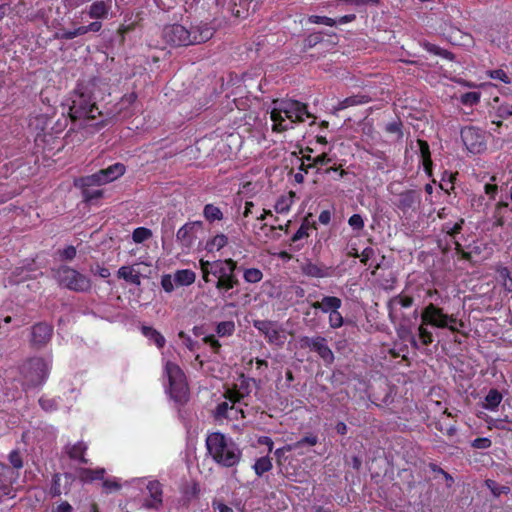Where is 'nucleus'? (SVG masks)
Segmentation results:
<instances>
[{"instance_id":"obj_1","label":"nucleus","mask_w":512,"mask_h":512,"mask_svg":"<svg viewBox=\"0 0 512 512\" xmlns=\"http://www.w3.org/2000/svg\"><path fill=\"white\" fill-rule=\"evenodd\" d=\"M68 116L72 126L65 137L71 138V141L81 142L106 125L105 120L88 125V121L101 116V112L93 95L80 90L75 91L71 97Z\"/></svg>"},{"instance_id":"obj_2","label":"nucleus","mask_w":512,"mask_h":512,"mask_svg":"<svg viewBox=\"0 0 512 512\" xmlns=\"http://www.w3.org/2000/svg\"><path fill=\"white\" fill-rule=\"evenodd\" d=\"M200 271L202 280L206 284H214L223 299L232 298V289L239 286L240 281L235 273L238 268L237 261L228 259H218L214 261L200 259Z\"/></svg>"},{"instance_id":"obj_3","label":"nucleus","mask_w":512,"mask_h":512,"mask_svg":"<svg viewBox=\"0 0 512 512\" xmlns=\"http://www.w3.org/2000/svg\"><path fill=\"white\" fill-rule=\"evenodd\" d=\"M215 30L208 23L200 22L186 28L181 24H169L162 28L161 38L172 47L198 45L212 39Z\"/></svg>"},{"instance_id":"obj_4","label":"nucleus","mask_w":512,"mask_h":512,"mask_svg":"<svg viewBox=\"0 0 512 512\" xmlns=\"http://www.w3.org/2000/svg\"><path fill=\"white\" fill-rule=\"evenodd\" d=\"M273 121L272 131L283 133L293 129L294 123L303 122L308 118L315 119L306 104L295 99H281L274 101V108L270 112Z\"/></svg>"},{"instance_id":"obj_5","label":"nucleus","mask_w":512,"mask_h":512,"mask_svg":"<svg viewBox=\"0 0 512 512\" xmlns=\"http://www.w3.org/2000/svg\"><path fill=\"white\" fill-rule=\"evenodd\" d=\"M206 449L214 462L222 468H236L243 458V451L221 432L207 435Z\"/></svg>"},{"instance_id":"obj_6","label":"nucleus","mask_w":512,"mask_h":512,"mask_svg":"<svg viewBox=\"0 0 512 512\" xmlns=\"http://www.w3.org/2000/svg\"><path fill=\"white\" fill-rule=\"evenodd\" d=\"M165 373L169 382V393L171 398L180 405L185 404L189 397V388L186 376L180 366L173 362H166Z\"/></svg>"},{"instance_id":"obj_7","label":"nucleus","mask_w":512,"mask_h":512,"mask_svg":"<svg viewBox=\"0 0 512 512\" xmlns=\"http://www.w3.org/2000/svg\"><path fill=\"white\" fill-rule=\"evenodd\" d=\"M55 277L60 286L75 292H87L92 287V282L87 276L67 265H61L56 270Z\"/></svg>"},{"instance_id":"obj_8","label":"nucleus","mask_w":512,"mask_h":512,"mask_svg":"<svg viewBox=\"0 0 512 512\" xmlns=\"http://www.w3.org/2000/svg\"><path fill=\"white\" fill-rule=\"evenodd\" d=\"M465 149L473 154H481L487 150V132L475 126H465L460 132Z\"/></svg>"},{"instance_id":"obj_9","label":"nucleus","mask_w":512,"mask_h":512,"mask_svg":"<svg viewBox=\"0 0 512 512\" xmlns=\"http://www.w3.org/2000/svg\"><path fill=\"white\" fill-rule=\"evenodd\" d=\"M299 343L302 349L308 348L316 352L325 366H330L334 363V352L328 346L324 336H302Z\"/></svg>"},{"instance_id":"obj_10","label":"nucleus","mask_w":512,"mask_h":512,"mask_svg":"<svg viewBox=\"0 0 512 512\" xmlns=\"http://www.w3.org/2000/svg\"><path fill=\"white\" fill-rule=\"evenodd\" d=\"M392 203L402 215H411L420 209L422 194L417 190H405L397 194Z\"/></svg>"},{"instance_id":"obj_11","label":"nucleus","mask_w":512,"mask_h":512,"mask_svg":"<svg viewBox=\"0 0 512 512\" xmlns=\"http://www.w3.org/2000/svg\"><path fill=\"white\" fill-rule=\"evenodd\" d=\"M125 170L126 168L123 163L116 162L97 173L84 176L83 181L86 185H102L120 178L125 173Z\"/></svg>"},{"instance_id":"obj_12","label":"nucleus","mask_w":512,"mask_h":512,"mask_svg":"<svg viewBox=\"0 0 512 512\" xmlns=\"http://www.w3.org/2000/svg\"><path fill=\"white\" fill-rule=\"evenodd\" d=\"M253 326L263 333L266 341L272 345L282 346L285 340L283 330L276 322L269 320H255Z\"/></svg>"},{"instance_id":"obj_13","label":"nucleus","mask_w":512,"mask_h":512,"mask_svg":"<svg viewBox=\"0 0 512 512\" xmlns=\"http://www.w3.org/2000/svg\"><path fill=\"white\" fill-rule=\"evenodd\" d=\"M163 502V489L159 480H151L146 485V494L142 507L146 510L159 511Z\"/></svg>"},{"instance_id":"obj_14","label":"nucleus","mask_w":512,"mask_h":512,"mask_svg":"<svg viewBox=\"0 0 512 512\" xmlns=\"http://www.w3.org/2000/svg\"><path fill=\"white\" fill-rule=\"evenodd\" d=\"M53 332V325L47 322L34 324L31 327V346L37 349L45 347L51 341Z\"/></svg>"},{"instance_id":"obj_15","label":"nucleus","mask_w":512,"mask_h":512,"mask_svg":"<svg viewBox=\"0 0 512 512\" xmlns=\"http://www.w3.org/2000/svg\"><path fill=\"white\" fill-rule=\"evenodd\" d=\"M445 310L433 303L427 304L421 312V321L424 325L445 329Z\"/></svg>"},{"instance_id":"obj_16","label":"nucleus","mask_w":512,"mask_h":512,"mask_svg":"<svg viewBox=\"0 0 512 512\" xmlns=\"http://www.w3.org/2000/svg\"><path fill=\"white\" fill-rule=\"evenodd\" d=\"M112 11V0H94L85 12L93 20H106Z\"/></svg>"},{"instance_id":"obj_17","label":"nucleus","mask_w":512,"mask_h":512,"mask_svg":"<svg viewBox=\"0 0 512 512\" xmlns=\"http://www.w3.org/2000/svg\"><path fill=\"white\" fill-rule=\"evenodd\" d=\"M301 270L302 275L310 278L323 279L332 276V267L320 262L315 263L310 260L302 263Z\"/></svg>"},{"instance_id":"obj_18","label":"nucleus","mask_w":512,"mask_h":512,"mask_svg":"<svg viewBox=\"0 0 512 512\" xmlns=\"http://www.w3.org/2000/svg\"><path fill=\"white\" fill-rule=\"evenodd\" d=\"M491 218L494 227H503L507 219H512V204L504 199L499 200L494 205Z\"/></svg>"},{"instance_id":"obj_19","label":"nucleus","mask_w":512,"mask_h":512,"mask_svg":"<svg viewBox=\"0 0 512 512\" xmlns=\"http://www.w3.org/2000/svg\"><path fill=\"white\" fill-rule=\"evenodd\" d=\"M202 224L201 221L186 222L179 228L176 238L182 247L190 248L194 244L196 239L195 227H201Z\"/></svg>"},{"instance_id":"obj_20","label":"nucleus","mask_w":512,"mask_h":512,"mask_svg":"<svg viewBox=\"0 0 512 512\" xmlns=\"http://www.w3.org/2000/svg\"><path fill=\"white\" fill-rule=\"evenodd\" d=\"M29 368L33 372H35V375H31L29 378V382L33 386H39L47 379L48 376V366L47 363L41 359H34L29 362Z\"/></svg>"},{"instance_id":"obj_21","label":"nucleus","mask_w":512,"mask_h":512,"mask_svg":"<svg viewBox=\"0 0 512 512\" xmlns=\"http://www.w3.org/2000/svg\"><path fill=\"white\" fill-rule=\"evenodd\" d=\"M142 21V12L141 11H131L124 14L123 22L121 23L120 27L118 28V33L121 36L122 39H124V36L135 30Z\"/></svg>"},{"instance_id":"obj_22","label":"nucleus","mask_w":512,"mask_h":512,"mask_svg":"<svg viewBox=\"0 0 512 512\" xmlns=\"http://www.w3.org/2000/svg\"><path fill=\"white\" fill-rule=\"evenodd\" d=\"M88 450L86 442L80 440L73 445H67L65 452L71 460L79 461L81 465H87L89 459L85 457Z\"/></svg>"},{"instance_id":"obj_23","label":"nucleus","mask_w":512,"mask_h":512,"mask_svg":"<svg viewBox=\"0 0 512 512\" xmlns=\"http://www.w3.org/2000/svg\"><path fill=\"white\" fill-rule=\"evenodd\" d=\"M342 300L335 296H324L321 301H315L310 304L314 309L321 310L323 313H330L335 309L342 307Z\"/></svg>"},{"instance_id":"obj_24","label":"nucleus","mask_w":512,"mask_h":512,"mask_svg":"<svg viewBox=\"0 0 512 512\" xmlns=\"http://www.w3.org/2000/svg\"><path fill=\"white\" fill-rule=\"evenodd\" d=\"M117 275L118 278L123 279L124 281L130 284H134L137 286L141 285V274L133 266H121L120 268H118Z\"/></svg>"},{"instance_id":"obj_25","label":"nucleus","mask_w":512,"mask_h":512,"mask_svg":"<svg viewBox=\"0 0 512 512\" xmlns=\"http://www.w3.org/2000/svg\"><path fill=\"white\" fill-rule=\"evenodd\" d=\"M296 197V193L293 191H289L287 194L279 197L274 205V209L278 214H286L290 211L291 205L294 202V198Z\"/></svg>"},{"instance_id":"obj_26","label":"nucleus","mask_w":512,"mask_h":512,"mask_svg":"<svg viewBox=\"0 0 512 512\" xmlns=\"http://www.w3.org/2000/svg\"><path fill=\"white\" fill-rule=\"evenodd\" d=\"M175 284L178 286H189L196 281V274L191 269H179L174 274Z\"/></svg>"},{"instance_id":"obj_27","label":"nucleus","mask_w":512,"mask_h":512,"mask_svg":"<svg viewBox=\"0 0 512 512\" xmlns=\"http://www.w3.org/2000/svg\"><path fill=\"white\" fill-rule=\"evenodd\" d=\"M502 401V393L499 390L492 388L488 391L486 397H484V409L494 411L499 407Z\"/></svg>"},{"instance_id":"obj_28","label":"nucleus","mask_w":512,"mask_h":512,"mask_svg":"<svg viewBox=\"0 0 512 512\" xmlns=\"http://www.w3.org/2000/svg\"><path fill=\"white\" fill-rule=\"evenodd\" d=\"M105 470L103 468L89 469L81 468L78 470V478L84 482H92L95 480H102L104 478Z\"/></svg>"},{"instance_id":"obj_29","label":"nucleus","mask_w":512,"mask_h":512,"mask_svg":"<svg viewBox=\"0 0 512 512\" xmlns=\"http://www.w3.org/2000/svg\"><path fill=\"white\" fill-rule=\"evenodd\" d=\"M141 332L148 340L153 341L158 348L161 349L165 346L164 336L157 329L150 326H142Z\"/></svg>"},{"instance_id":"obj_30","label":"nucleus","mask_w":512,"mask_h":512,"mask_svg":"<svg viewBox=\"0 0 512 512\" xmlns=\"http://www.w3.org/2000/svg\"><path fill=\"white\" fill-rule=\"evenodd\" d=\"M495 272L497 274V280L501 282L504 289L507 292H512V277L510 276L508 267L499 264L495 267Z\"/></svg>"},{"instance_id":"obj_31","label":"nucleus","mask_w":512,"mask_h":512,"mask_svg":"<svg viewBox=\"0 0 512 512\" xmlns=\"http://www.w3.org/2000/svg\"><path fill=\"white\" fill-rule=\"evenodd\" d=\"M78 184L81 188V193L83 200L86 202H91L93 200L99 199L103 196V191L100 189L94 190L92 189L93 185H86L83 181V177L78 180Z\"/></svg>"},{"instance_id":"obj_32","label":"nucleus","mask_w":512,"mask_h":512,"mask_svg":"<svg viewBox=\"0 0 512 512\" xmlns=\"http://www.w3.org/2000/svg\"><path fill=\"white\" fill-rule=\"evenodd\" d=\"M369 101H370V97L367 95L348 96V97L342 99L341 102H339L338 109L344 110V109L352 107V106H359V105H363L364 103H369Z\"/></svg>"},{"instance_id":"obj_33","label":"nucleus","mask_w":512,"mask_h":512,"mask_svg":"<svg viewBox=\"0 0 512 512\" xmlns=\"http://www.w3.org/2000/svg\"><path fill=\"white\" fill-rule=\"evenodd\" d=\"M228 243V237L224 235L223 233L217 234L216 236L212 237L211 239L207 240L205 244V249L209 253H213V251H218L222 249L224 246H226Z\"/></svg>"},{"instance_id":"obj_34","label":"nucleus","mask_w":512,"mask_h":512,"mask_svg":"<svg viewBox=\"0 0 512 512\" xmlns=\"http://www.w3.org/2000/svg\"><path fill=\"white\" fill-rule=\"evenodd\" d=\"M202 215L208 222L223 220V213L220 208L212 203L204 205Z\"/></svg>"},{"instance_id":"obj_35","label":"nucleus","mask_w":512,"mask_h":512,"mask_svg":"<svg viewBox=\"0 0 512 512\" xmlns=\"http://www.w3.org/2000/svg\"><path fill=\"white\" fill-rule=\"evenodd\" d=\"M465 225V219L460 218L457 222H445L442 226V231L451 238H455L461 234Z\"/></svg>"},{"instance_id":"obj_36","label":"nucleus","mask_w":512,"mask_h":512,"mask_svg":"<svg viewBox=\"0 0 512 512\" xmlns=\"http://www.w3.org/2000/svg\"><path fill=\"white\" fill-rule=\"evenodd\" d=\"M310 229H317L316 224L314 222L310 223L307 219L303 220L297 232L291 237V242L297 243L302 239L308 238Z\"/></svg>"},{"instance_id":"obj_37","label":"nucleus","mask_w":512,"mask_h":512,"mask_svg":"<svg viewBox=\"0 0 512 512\" xmlns=\"http://www.w3.org/2000/svg\"><path fill=\"white\" fill-rule=\"evenodd\" d=\"M417 144L420 149V154L424 164V170L429 172L432 167V159L429 149V144L424 139H418Z\"/></svg>"},{"instance_id":"obj_38","label":"nucleus","mask_w":512,"mask_h":512,"mask_svg":"<svg viewBox=\"0 0 512 512\" xmlns=\"http://www.w3.org/2000/svg\"><path fill=\"white\" fill-rule=\"evenodd\" d=\"M272 468L273 464L269 456H262L258 458L253 466V469L257 476H263L264 473L269 472L270 470H272Z\"/></svg>"},{"instance_id":"obj_39","label":"nucleus","mask_w":512,"mask_h":512,"mask_svg":"<svg viewBox=\"0 0 512 512\" xmlns=\"http://www.w3.org/2000/svg\"><path fill=\"white\" fill-rule=\"evenodd\" d=\"M414 298L407 295H397L390 299L387 303V308L392 311L396 305H400L402 308H409L413 305Z\"/></svg>"},{"instance_id":"obj_40","label":"nucleus","mask_w":512,"mask_h":512,"mask_svg":"<svg viewBox=\"0 0 512 512\" xmlns=\"http://www.w3.org/2000/svg\"><path fill=\"white\" fill-rule=\"evenodd\" d=\"M242 277L246 283L255 284L263 280V272L256 267L245 268Z\"/></svg>"},{"instance_id":"obj_41","label":"nucleus","mask_w":512,"mask_h":512,"mask_svg":"<svg viewBox=\"0 0 512 512\" xmlns=\"http://www.w3.org/2000/svg\"><path fill=\"white\" fill-rule=\"evenodd\" d=\"M423 46H424V50H426L427 52L432 53L434 55L441 56V57L447 59L448 61H453L455 58V56L452 52H450L446 49H443L438 45H435V44H432L429 42H425Z\"/></svg>"},{"instance_id":"obj_42","label":"nucleus","mask_w":512,"mask_h":512,"mask_svg":"<svg viewBox=\"0 0 512 512\" xmlns=\"http://www.w3.org/2000/svg\"><path fill=\"white\" fill-rule=\"evenodd\" d=\"M304 159L307 161H312V165L316 166L317 172L320 171L321 167H325V165H328L329 163L332 162V158L325 152L316 157H312L309 154H305Z\"/></svg>"},{"instance_id":"obj_43","label":"nucleus","mask_w":512,"mask_h":512,"mask_svg":"<svg viewBox=\"0 0 512 512\" xmlns=\"http://www.w3.org/2000/svg\"><path fill=\"white\" fill-rule=\"evenodd\" d=\"M380 0H336L335 7L343 9L346 5L361 7L366 5H379Z\"/></svg>"},{"instance_id":"obj_44","label":"nucleus","mask_w":512,"mask_h":512,"mask_svg":"<svg viewBox=\"0 0 512 512\" xmlns=\"http://www.w3.org/2000/svg\"><path fill=\"white\" fill-rule=\"evenodd\" d=\"M444 322L446 324V328L451 332H459L460 328L465 327V323L462 320L457 319L455 314H445Z\"/></svg>"},{"instance_id":"obj_45","label":"nucleus","mask_w":512,"mask_h":512,"mask_svg":"<svg viewBox=\"0 0 512 512\" xmlns=\"http://www.w3.org/2000/svg\"><path fill=\"white\" fill-rule=\"evenodd\" d=\"M248 393V391H243V389H238L236 386L231 389H227L224 393V396L227 401L232 403L233 405L239 403L244 396Z\"/></svg>"},{"instance_id":"obj_46","label":"nucleus","mask_w":512,"mask_h":512,"mask_svg":"<svg viewBox=\"0 0 512 512\" xmlns=\"http://www.w3.org/2000/svg\"><path fill=\"white\" fill-rule=\"evenodd\" d=\"M153 236L150 228L140 226L134 229L132 239L135 243H142Z\"/></svg>"},{"instance_id":"obj_47","label":"nucleus","mask_w":512,"mask_h":512,"mask_svg":"<svg viewBox=\"0 0 512 512\" xmlns=\"http://www.w3.org/2000/svg\"><path fill=\"white\" fill-rule=\"evenodd\" d=\"M428 325H424L423 321L418 327V337L420 342L424 346L430 345L434 341L433 333L427 328Z\"/></svg>"},{"instance_id":"obj_48","label":"nucleus","mask_w":512,"mask_h":512,"mask_svg":"<svg viewBox=\"0 0 512 512\" xmlns=\"http://www.w3.org/2000/svg\"><path fill=\"white\" fill-rule=\"evenodd\" d=\"M235 331V323L233 321L220 322L216 327V332L219 337H229Z\"/></svg>"},{"instance_id":"obj_49","label":"nucleus","mask_w":512,"mask_h":512,"mask_svg":"<svg viewBox=\"0 0 512 512\" xmlns=\"http://www.w3.org/2000/svg\"><path fill=\"white\" fill-rule=\"evenodd\" d=\"M348 225L354 232H361L365 228V219L360 214H353L348 218Z\"/></svg>"},{"instance_id":"obj_50","label":"nucleus","mask_w":512,"mask_h":512,"mask_svg":"<svg viewBox=\"0 0 512 512\" xmlns=\"http://www.w3.org/2000/svg\"><path fill=\"white\" fill-rule=\"evenodd\" d=\"M309 22L312 24L325 25L329 27H334L337 25V21L333 18H329L326 15H310Z\"/></svg>"},{"instance_id":"obj_51","label":"nucleus","mask_w":512,"mask_h":512,"mask_svg":"<svg viewBox=\"0 0 512 512\" xmlns=\"http://www.w3.org/2000/svg\"><path fill=\"white\" fill-rule=\"evenodd\" d=\"M480 99H481V94L479 92H474V91L465 92L461 96V103L464 106H474V105L478 104Z\"/></svg>"},{"instance_id":"obj_52","label":"nucleus","mask_w":512,"mask_h":512,"mask_svg":"<svg viewBox=\"0 0 512 512\" xmlns=\"http://www.w3.org/2000/svg\"><path fill=\"white\" fill-rule=\"evenodd\" d=\"M8 460L14 469L20 470L23 468V457L19 449L12 450L8 455Z\"/></svg>"},{"instance_id":"obj_53","label":"nucleus","mask_w":512,"mask_h":512,"mask_svg":"<svg viewBox=\"0 0 512 512\" xmlns=\"http://www.w3.org/2000/svg\"><path fill=\"white\" fill-rule=\"evenodd\" d=\"M486 74L488 77L495 79L496 81H501L504 84L511 83L510 77L503 69L488 70Z\"/></svg>"},{"instance_id":"obj_54","label":"nucleus","mask_w":512,"mask_h":512,"mask_svg":"<svg viewBox=\"0 0 512 512\" xmlns=\"http://www.w3.org/2000/svg\"><path fill=\"white\" fill-rule=\"evenodd\" d=\"M328 323L329 326L333 329H337L342 327L343 325V316L339 309H335L328 314Z\"/></svg>"},{"instance_id":"obj_55","label":"nucleus","mask_w":512,"mask_h":512,"mask_svg":"<svg viewBox=\"0 0 512 512\" xmlns=\"http://www.w3.org/2000/svg\"><path fill=\"white\" fill-rule=\"evenodd\" d=\"M319 439L318 436L314 434H308L303 436L300 440H298L295 444L296 448H303L304 446H316Z\"/></svg>"},{"instance_id":"obj_56","label":"nucleus","mask_w":512,"mask_h":512,"mask_svg":"<svg viewBox=\"0 0 512 512\" xmlns=\"http://www.w3.org/2000/svg\"><path fill=\"white\" fill-rule=\"evenodd\" d=\"M493 427L507 432H512V419L507 416L505 418H498L494 420Z\"/></svg>"},{"instance_id":"obj_57","label":"nucleus","mask_w":512,"mask_h":512,"mask_svg":"<svg viewBox=\"0 0 512 512\" xmlns=\"http://www.w3.org/2000/svg\"><path fill=\"white\" fill-rule=\"evenodd\" d=\"M492 445L491 439L488 437H477L471 441V447L475 449L486 450Z\"/></svg>"},{"instance_id":"obj_58","label":"nucleus","mask_w":512,"mask_h":512,"mask_svg":"<svg viewBox=\"0 0 512 512\" xmlns=\"http://www.w3.org/2000/svg\"><path fill=\"white\" fill-rule=\"evenodd\" d=\"M325 175H330L331 173L335 174L336 177L334 179H341L346 176L347 172L343 169L342 164L338 166H327L326 169L323 170Z\"/></svg>"},{"instance_id":"obj_59","label":"nucleus","mask_w":512,"mask_h":512,"mask_svg":"<svg viewBox=\"0 0 512 512\" xmlns=\"http://www.w3.org/2000/svg\"><path fill=\"white\" fill-rule=\"evenodd\" d=\"M102 487L106 493H112L120 490L121 483L116 479H105L102 482Z\"/></svg>"},{"instance_id":"obj_60","label":"nucleus","mask_w":512,"mask_h":512,"mask_svg":"<svg viewBox=\"0 0 512 512\" xmlns=\"http://www.w3.org/2000/svg\"><path fill=\"white\" fill-rule=\"evenodd\" d=\"M14 497V489L12 484L2 478H0V497Z\"/></svg>"},{"instance_id":"obj_61","label":"nucleus","mask_w":512,"mask_h":512,"mask_svg":"<svg viewBox=\"0 0 512 512\" xmlns=\"http://www.w3.org/2000/svg\"><path fill=\"white\" fill-rule=\"evenodd\" d=\"M233 409V404L229 405L228 402L220 403L216 408V417L218 418H228V411Z\"/></svg>"},{"instance_id":"obj_62","label":"nucleus","mask_w":512,"mask_h":512,"mask_svg":"<svg viewBox=\"0 0 512 512\" xmlns=\"http://www.w3.org/2000/svg\"><path fill=\"white\" fill-rule=\"evenodd\" d=\"M499 192V186L496 183H486L484 184V193L490 200H495L496 196Z\"/></svg>"},{"instance_id":"obj_63","label":"nucleus","mask_w":512,"mask_h":512,"mask_svg":"<svg viewBox=\"0 0 512 512\" xmlns=\"http://www.w3.org/2000/svg\"><path fill=\"white\" fill-rule=\"evenodd\" d=\"M375 256V249L367 246L360 254V261L362 265H367L368 261Z\"/></svg>"},{"instance_id":"obj_64","label":"nucleus","mask_w":512,"mask_h":512,"mask_svg":"<svg viewBox=\"0 0 512 512\" xmlns=\"http://www.w3.org/2000/svg\"><path fill=\"white\" fill-rule=\"evenodd\" d=\"M174 279L170 275H163L160 280L161 287L166 292H172L174 290Z\"/></svg>"}]
</instances>
